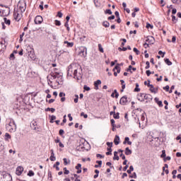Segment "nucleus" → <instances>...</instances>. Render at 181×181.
Listing matches in <instances>:
<instances>
[{
  "mask_svg": "<svg viewBox=\"0 0 181 181\" xmlns=\"http://www.w3.org/2000/svg\"><path fill=\"white\" fill-rule=\"evenodd\" d=\"M13 16H14V19L16 21H18V22H19V21H21V18L22 17L21 15L19 14L18 11H14Z\"/></svg>",
  "mask_w": 181,
  "mask_h": 181,
  "instance_id": "nucleus-11",
  "label": "nucleus"
},
{
  "mask_svg": "<svg viewBox=\"0 0 181 181\" xmlns=\"http://www.w3.org/2000/svg\"><path fill=\"white\" fill-rule=\"evenodd\" d=\"M98 50L100 52V53H104V48H103V45L101 44H98Z\"/></svg>",
  "mask_w": 181,
  "mask_h": 181,
  "instance_id": "nucleus-27",
  "label": "nucleus"
},
{
  "mask_svg": "<svg viewBox=\"0 0 181 181\" xmlns=\"http://www.w3.org/2000/svg\"><path fill=\"white\" fill-rule=\"evenodd\" d=\"M76 98L74 99V103L77 104L78 103V95H75Z\"/></svg>",
  "mask_w": 181,
  "mask_h": 181,
  "instance_id": "nucleus-51",
  "label": "nucleus"
},
{
  "mask_svg": "<svg viewBox=\"0 0 181 181\" xmlns=\"http://www.w3.org/2000/svg\"><path fill=\"white\" fill-rule=\"evenodd\" d=\"M106 145L109 147V148H112V142H107Z\"/></svg>",
  "mask_w": 181,
  "mask_h": 181,
  "instance_id": "nucleus-54",
  "label": "nucleus"
},
{
  "mask_svg": "<svg viewBox=\"0 0 181 181\" xmlns=\"http://www.w3.org/2000/svg\"><path fill=\"white\" fill-rule=\"evenodd\" d=\"M146 28H147V29H149V28H150V29H153V25H151L149 23H147Z\"/></svg>",
  "mask_w": 181,
  "mask_h": 181,
  "instance_id": "nucleus-43",
  "label": "nucleus"
},
{
  "mask_svg": "<svg viewBox=\"0 0 181 181\" xmlns=\"http://www.w3.org/2000/svg\"><path fill=\"white\" fill-rule=\"evenodd\" d=\"M133 51L134 52V53H136V54H139V53H140V52H139V50H138V49H136V47H134V49H133Z\"/></svg>",
  "mask_w": 181,
  "mask_h": 181,
  "instance_id": "nucleus-48",
  "label": "nucleus"
},
{
  "mask_svg": "<svg viewBox=\"0 0 181 181\" xmlns=\"http://www.w3.org/2000/svg\"><path fill=\"white\" fill-rule=\"evenodd\" d=\"M81 73L78 72L76 68H74V78H80Z\"/></svg>",
  "mask_w": 181,
  "mask_h": 181,
  "instance_id": "nucleus-7",
  "label": "nucleus"
},
{
  "mask_svg": "<svg viewBox=\"0 0 181 181\" xmlns=\"http://www.w3.org/2000/svg\"><path fill=\"white\" fill-rule=\"evenodd\" d=\"M105 13H107L108 15H112V11H111V9H107L105 11Z\"/></svg>",
  "mask_w": 181,
  "mask_h": 181,
  "instance_id": "nucleus-40",
  "label": "nucleus"
},
{
  "mask_svg": "<svg viewBox=\"0 0 181 181\" xmlns=\"http://www.w3.org/2000/svg\"><path fill=\"white\" fill-rule=\"evenodd\" d=\"M153 98L151 94H145L144 95V100H147V101H152Z\"/></svg>",
  "mask_w": 181,
  "mask_h": 181,
  "instance_id": "nucleus-12",
  "label": "nucleus"
},
{
  "mask_svg": "<svg viewBox=\"0 0 181 181\" xmlns=\"http://www.w3.org/2000/svg\"><path fill=\"white\" fill-rule=\"evenodd\" d=\"M114 144L115 145H119V136L118 135H116L114 139Z\"/></svg>",
  "mask_w": 181,
  "mask_h": 181,
  "instance_id": "nucleus-17",
  "label": "nucleus"
},
{
  "mask_svg": "<svg viewBox=\"0 0 181 181\" xmlns=\"http://www.w3.org/2000/svg\"><path fill=\"white\" fill-rule=\"evenodd\" d=\"M113 118H115V119H119V112L115 113L113 115Z\"/></svg>",
  "mask_w": 181,
  "mask_h": 181,
  "instance_id": "nucleus-32",
  "label": "nucleus"
},
{
  "mask_svg": "<svg viewBox=\"0 0 181 181\" xmlns=\"http://www.w3.org/2000/svg\"><path fill=\"white\" fill-rule=\"evenodd\" d=\"M132 153V151H131V149H129V147H127V148H125V155L129 156V155H131Z\"/></svg>",
  "mask_w": 181,
  "mask_h": 181,
  "instance_id": "nucleus-21",
  "label": "nucleus"
},
{
  "mask_svg": "<svg viewBox=\"0 0 181 181\" xmlns=\"http://www.w3.org/2000/svg\"><path fill=\"white\" fill-rule=\"evenodd\" d=\"M45 111H51V112H54V111H56V109L53 107H47V109H45Z\"/></svg>",
  "mask_w": 181,
  "mask_h": 181,
  "instance_id": "nucleus-34",
  "label": "nucleus"
},
{
  "mask_svg": "<svg viewBox=\"0 0 181 181\" xmlns=\"http://www.w3.org/2000/svg\"><path fill=\"white\" fill-rule=\"evenodd\" d=\"M107 166H110V169L114 168V165H112V163L111 162L106 163Z\"/></svg>",
  "mask_w": 181,
  "mask_h": 181,
  "instance_id": "nucleus-42",
  "label": "nucleus"
},
{
  "mask_svg": "<svg viewBox=\"0 0 181 181\" xmlns=\"http://www.w3.org/2000/svg\"><path fill=\"white\" fill-rule=\"evenodd\" d=\"M83 89L86 90V91H90V90H91V88H90V87L87 86L86 85H85L83 86Z\"/></svg>",
  "mask_w": 181,
  "mask_h": 181,
  "instance_id": "nucleus-49",
  "label": "nucleus"
},
{
  "mask_svg": "<svg viewBox=\"0 0 181 181\" xmlns=\"http://www.w3.org/2000/svg\"><path fill=\"white\" fill-rule=\"evenodd\" d=\"M146 74L148 76V77H149V76H151V74H152V72L149 70H147L146 71Z\"/></svg>",
  "mask_w": 181,
  "mask_h": 181,
  "instance_id": "nucleus-59",
  "label": "nucleus"
},
{
  "mask_svg": "<svg viewBox=\"0 0 181 181\" xmlns=\"http://www.w3.org/2000/svg\"><path fill=\"white\" fill-rule=\"evenodd\" d=\"M4 23H6V25H8L9 26V25H11V20L7 19L6 18H4Z\"/></svg>",
  "mask_w": 181,
  "mask_h": 181,
  "instance_id": "nucleus-29",
  "label": "nucleus"
},
{
  "mask_svg": "<svg viewBox=\"0 0 181 181\" xmlns=\"http://www.w3.org/2000/svg\"><path fill=\"white\" fill-rule=\"evenodd\" d=\"M121 67H119V64H117L115 68L113 69V71H115V70H118Z\"/></svg>",
  "mask_w": 181,
  "mask_h": 181,
  "instance_id": "nucleus-46",
  "label": "nucleus"
},
{
  "mask_svg": "<svg viewBox=\"0 0 181 181\" xmlns=\"http://www.w3.org/2000/svg\"><path fill=\"white\" fill-rule=\"evenodd\" d=\"M154 100L159 107H163V103H162V100H159L158 98H155Z\"/></svg>",
  "mask_w": 181,
  "mask_h": 181,
  "instance_id": "nucleus-13",
  "label": "nucleus"
},
{
  "mask_svg": "<svg viewBox=\"0 0 181 181\" xmlns=\"http://www.w3.org/2000/svg\"><path fill=\"white\" fill-rule=\"evenodd\" d=\"M146 67H145L146 69H149V67H151V65H150L148 61H147V62H146Z\"/></svg>",
  "mask_w": 181,
  "mask_h": 181,
  "instance_id": "nucleus-53",
  "label": "nucleus"
},
{
  "mask_svg": "<svg viewBox=\"0 0 181 181\" xmlns=\"http://www.w3.org/2000/svg\"><path fill=\"white\" fill-rule=\"evenodd\" d=\"M160 158H166V151L163 150L162 154L160 155Z\"/></svg>",
  "mask_w": 181,
  "mask_h": 181,
  "instance_id": "nucleus-36",
  "label": "nucleus"
},
{
  "mask_svg": "<svg viewBox=\"0 0 181 181\" xmlns=\"http://www.w3.org/2000/svg\"><path fill=\"white\" fill-rule=\"evenodd\" d=\"M22 173H23V167L18 166L16 170V174L17 175V176H21Z\"/></svg>",
  "mask_w": 181,
  "mask_h": 181,
  "instance_id": "nucleus-8",
  "label": "nucleus"
},
{
  "mask_svg": "<svg viewBox=\"0 0 181 181\" xmlns=\"http://www.w3.org/2000/svg\"><path fill=\"white\" fill-rule=\"evenodd\" d=\"M67 76H69V77H74V68H73L71 65L69 66V69L67 71Z\"/></svg>",
  "mask_w": 181,
  "mask_h": 181,
  "instance_id": "nucleus-5",
  "label": "nucleus"
},
{
  "mask_svg": "<svg viewBox=\"0 0 181 181\" xmlns=\"http://www.w3.org/2000/svg\"><path fill=\"white\" fill-rule=\"evenodd\" d=\"M153 40H155L153 37H147V39L146 40V42L147 43H151L152 45H153Z\"/></svg>",
  "mask_w": 181,
  "mask_h": 181,
  "instance_id": "nucleus-19",
  "label": "nucleus"
},
{
  "mask_svg": "<svg viewBox=\"0 0 181 181\" xmlns=\"http://www.w3.org/2000/svg\"><path fill=\"white\" fill-rule=\"evenodd\" d=\"M27 175L30 177H32V176H35V172H33V170H30Z\"/></svg>",
  "mask_w": 181,
  "mask_h": 181,
  "instance_id": "nucleus-24",
  "label": "nucleus"
},
{
  "mask_svg": "<svg viewBox=\"0 0 181 181\" xmlns=\"http://www.w3.org/2000/svg\"><path fill=\"white\" fill-rule=\"evenodd\" d=\"M170 159H171L170 156H167L164 158V162H166V160H170Z\"/></svg>",
  "mask_w": 181,
  "mask_h": 181,
  "instance_id": "nucleus-64",
  "label": "nucleus"
},
{
  "mask_svg": "<svg viewBox=\"0 0 181 181\" xmlns=\"http://www.w3.org/2000/svg\"><path fill=\"white\" fill-rule=\"evenodd\" d=\"M28 56L30 59H32V60H35V59H36V55H35L33 53L32 54V52H30Z\"/></svg>",
  "mask_w": 181,
  "mask_h": 181,
  "instance_id": "nucleus-26",
  "label": "nucleus"
},
{
  "mask_svg": "<svg viewBox=\"0 0 181 181\" xmlns=\"http://www.w3.org/2000/svg\"><path fill=\"white\" fill-rule=\"evenodd\" d=\"M64 44L67 45L66 47H73L74 46V42H69V41H64Z\"/></svg>",
  "mask_w": 181,
  "mask_h": 181,
  "instance_id": "nucleus-18",
  "label": "nucleus"
},
{
  "mask_svg": "<svg viewBox=\"0 0 181 181\" xmlns=\"http://www.w3.org/2000/svg\"><path fill=\"white\" fill-rule=\"evenodd\" d=\"M5 141H8V139H11V136L9 134V133H6L5 134Z\"/></svg>",
  "mask_w": 181,
  "mask_h": 181,
  "instance_id": "nucleus-33",
  "label": "nucleus"
},
{
  "mask_svg": "<svg viewBox=\"0 0 181 181\" xmlns=\"http://www.w3.org/2000/svg\"><path fill=\"white\" fill-rule=\"evenodd\" d=\"M171 17L173 22H174V23H176V22H177V18H176V16L172 15Z\"/></svg>",
  "mask_w": 181,
  "mask_h": 181,
  "instance_id": "nucleus-37",
  "label": "nucleus"
},
{
  "mask_svg": "<svg viewBox=\"0 0 181 181\" xmlns=\"http://www.w3.org/2000/svg\"><path fill=\"white\" fill-rule=\"evenodd\" d=\"M63 160H64V165L65 166H67V164L70 163V160H69V161H67V158H63Z\"/></svg>",
  "mask_w": 181,
  "mask_h": 181,
  "instance_id": "nucleus-35",
  "label": "nucleus"
},
{
  "mask_svg": "<svg viewBox=\"0 0 181 181\" xmlns=\"http://www.w3.org/2000/svg\"><path fill=\"white\" fill-rule=\"evenodd\" d=\"M96 157L97 158H100V159H103L104 158V156H103L100 153H98V154H96Z\"/></svg>",
  "mask_w": 181,
  "mask_h": 181,
  "instance_id": "nucleus-60",
  "label": "nucleus"
},
{
  "mask_svg": "<svg viewBox=\"0 0 181 181\" xmlns=\"http://www.w3.org/2000/svg\"><path fill=\"white\" fill-rule=\"evenodd\" d=\"M113 160H119V156H118V151L114 152Z\"/></svg>",
  "mask_w": 181,
  "mask_h": 181,
  "instance_id": "nucleus-20",
  "label": "nucleus"
},
{
  "mask_svg": "<svg viewBox=\"0 0 181 181\" xmlns=\"http://www.w3.org/2000/svg\"><path fill=\"white\" fill-rule=\"evenodd\" d=\"M148 87H150V91L151 93H154V94H156L158 93V88H154L153 85L151 84V80H148Z\"/></svg>",
  "mask_w": 181,
  "mask_h": 181,
  "instance_id": "nucleus-4",
  "label": "nucleus"
},
{
  "mask_svg": "<svg viewBox=\"0 0 181 181\" xmlns=\"http://www.w3.org/2000/svg\"><path fill=\"white\" fill-rule=\"evenodd\" d=\"M132 172H134V166L132 165H131L129 169L127 170V173H129V175H131Z\"/></svg>",
  "mask_w": 181,
  "mask_h": 181,
  "instance_id": "nucleus-30",
  "label": "nucleus"
},
{
  "mask_svg": "<svg viewBox=\"0 0 181 181\" xmlns=\"http://www.w3.org/2000/svg\"><path fill=\"white\" fill-rule=\"evenodd\" d=\"M164 62L165 64H167L168 66H172V62H170V60H169V59H165Z\"/></svg>",
  "mask_w": 181,
  "mask_h": 181,
  "instance_id": "nucleus-28",
  "label": "nucleus"
},
{
  "mask_svg": "<svg viewBox=\"0 0 181 181\" xmlns=\"http://www.w3.org/2000/svg\"><path fill=\"white\" fill-rule=\"evenodd\" d=\"M114 19H115V16H114V15H112L111 16H109L107 18V21H112Z\"/></svg>",
  "mask_w": 181,
  "mask_h": 181,
  "instance_id": "nucleus-47",
  "label": "nucleus"
},
{
  "mask_svg": "<svg viewBox=\"0 0 181 181\" xmlns=\"http://www.w3.org/2000/svg\"><path fill=\"white\" fill-rule=\"evenodd\" d=\"M103 25L105 28H110V23L108 21H103Z\"/></svg>",
  "mask_w": 181,
  "mask_h": 181,
  "instance_id": "nucleus-31",
  "label": "nucleus"
},
{
  "mask_svg": "<svg viewBox=\"0 0 181 181\" xmlns=\"http://www.w3.org/2000/svg\"><path fill=\"white\" fill-rule=\"evenodd\" d=\"M131 179H136V173H133L132 175H129Z\"/></svg>",
  "mask_w": 181,
  "mask_h": 181,
  "instance_id": "nucleus-38",
  "label": "nucleus"
},
{
  "mask_svg": "<svg viewBox=\"0 0 181 181\" xmlns=\"http://www.w3.org/2000/svg\"><path fill=\"white\" fill-rule=\"evenodd\" d=\"M6 129L8 132H15L16 131V124L15 120L11 119L9 123L6 124Z\"/></svg>",
  "mask_w": 181,
  "mask_h": 181,
  "instance_id": "nucleus-2",
  "label": "nucleus"
},
{
  "mask_svg": "<svg viewBox=\"0 0 181 181\" xmlns=\"http://www.w3.org/2000/svg\"><path fill=\"white\" fill-rule=\"evenodd\" d=\"M49 160L52 162H54V160H56V156H54V153H51V156L49 157Z\"/></svg>",
  "mask_w": 181,
  "mask_h": 181,
  "instance_id": "nucleus-22",
  "label": "nucleus"
},
{
  "mask_svg": "<svg viewBox=\"0 0 181 181\" xmlns=\"http://www.w3.org/2000/svg\"><path fill=\"white\" fill-rule=\"evenodd\" d=\"M23 36H25V33H22V34L20 35L19 42H23Z\"/></svg>",
  "mask_w": 181,
  "mask_h": 181,
  "instance_id": "nucleus-39",
  "label": "nucleus"
},
{
  "mask_svg": "<svg viewBox=\"0 0 181 181\" xmlns=\"http://www.w3.org/2000/svg\"><path fill=\"white\" fill-rule=\"evenodd\" d=\"M81 117H83V118H88V115L87 114H84V112L81 113Z\"/></svg>",
  "mask_w": 181,
  "mask_h": 181,
  "instance_id": "nucleus-45",
  "label": "nucleus"
},
{
  "mask_svg": "<svg viewBox=\"0 0 181 181\" xmlns=\"http://www.w3.org/2000/svg\"><path fill=\"white\" fill-rule=\"evenodd\" d=\"M59 134L61 136H63V134H64V130L60 129Z\"/></svg>",
  "mask_w": 181,
  "mask_h": 181,
  "instance_id": "nucleus-58",
  "label": "nucleus"
},
{
  "mask_svg": "<svg viewBox=\"0 0 181 181\" xmlns=\"http://www.w3.org/2000/svg\"><path fill=\"white\" fill-rule=\"evenodd\" d=\"M63 76L60 75L59 73L57 72H51L50 74L47 76L48 84L50 87L53 88V85L52 84L53 81L51 80H55L57 85H60V82L62 81Z\"/></svg>",
  "mask_w": 181,
  "mask_h": 181,
  "instance_id": "nucleus-1",
  "label": "nucleus"
},
{
  "mask_svg": "<svg viewBox=\"0 0 181 181\" xmlns=\"http://www.w3.org/2000/svg\"><path fill=\"white\" fill-rule=\"evenodd\" d=\"M126 71H129V73L132 74V66L129 65V68L126 69Z\"/></svg>",
  "mask_w": 181,
  "mask_h": 181,
  "instance_id": "nucleus-44",
  "label": "nucleus"
},
{
  "mask_svg": "<svg viewBox=\"0 0 181 181\" xmlns=\"http://www.w3.org/2000/svg\"><path fill=\"white\" fill-rule=\"evenodd\" d=\"M158 54L162 55L161 57H165V52H163L162 51L158 52Z\"/></svg>",
  "mask_w": 181,
  "mask_h": 181,
  "instance_id": "nucleus-55",
  "label": "nucleus"
},
{
  "mask_svg": "<svg viewBox=\"0 0 181 181\" xmlns=\"http://www.w3.org/2000/svg\"><path fill=\"white\" fill-rule=\"evenodd\" d=\"M75 169H76V170L81 169V164L78 163L77 165L75 167Z\"/></svg>",
  "mask_w": 181,
  "mask_h": 181,
  "instance_id": "nucleus-52",
  "label": "nucleus"
},
{
  "mask_svg": "<svg viewBox=\"0 0 181 181\" xmlns=\"http://www.w3.org/2000/svg\"><path fill=\"white\" fill-rule=\"evenodd\" d=\"M35 25H40L43 22V18L42 16H37L34 20Z\"/></svg>",
  "mask_w": 181,
  "mask_h": 181,
  "instance_id": "nucleus-6",
  "label": "nucleus"
},
{
  "mask_svg": "<svg viewBox=\"0 0 181 181\" xmlns=\"http://www.w3.org/2000/svg\"><path fill=\"white\" fill-rule=\"evenodd\" d=\"M176 12H177V10L176 8H173L172 10L173 15H176Z\"/></svg>",
  "mask_w": 181,
  "mask_h": 181,
  "instance_id": "nucleus-63",
  "label": "nucleus"
},
{
  "mask_svg": "<svg viewBox=\"0 0 181 181\" xmlns=\"http://www.w3.org/2000/svg\"><path fill=\"white\" fill-rule=\"evenodd\" d=\"M100 84H101V80L100 79L94 82V86L95 88V90H98V86H100Z\"/></svg>",
  "mask_w": 181,
  "mask_h": 181,
  "instance_id": "nucleus-15",
  "label": "nucleus"
},
{
  "mask_svg": "<svg viewBox=\"0 0 181 181\" xmlns=\"http://www.w3.org/2000/svg\"><path fill=\"white\" fill-rule=\"evenodd\" d=\"M96 163L101 168V165H103V161L102 160H97Z\"/></svg>",
  "mask_w": 181,
  "mask_h": 181,
  "instance_id": "nucleus-57",
  "label": "nucleus"
},
{
  "mask_svg": "<svg viewBox=\"0 0 181 181\" xmlns=\"http://www.w3.org/2000/svg\"><path fill=\"white\" fill-rule=\"evenodd\" d=\"M19 9L21 12V13H23L25 11H26V3H24L23 6H20Z\"/></svg>",
  "mask_w": 181,
  "mask_h": 181,
  "instance_id": "nucleus-14",
  "label": "nucleus"
},
{
  "mask_svg": "<svg viewBox=\"0 0 181 181\" xmlns=\"http://www.w3.org/2000/svg\"><path fill=\"white\" fill-rule=\"evenodd\" d=\"M30 127L33 129L36 130V128L37 127V123L35 121L31 122Z\"/></svg>",
  "mask_w": 181,
  "mask_h": 181,
  "instance_id": "nucleus-16",
  "label": "nucleus"
},
{
  "mask_svg": "<svg viewBox=\"0 0 181 181\" xmlns=\"http://www.w3.org/2000/svg\"><path fill=\"white\" fill-rule=\"evenodd\" d=\"M120 158H122L123 160H125L126 159L125 155H124V153H122L120 154Z\"/></svg>",
  "mask_w": 181,
  "mask_h": 181,
  "instance_id": "nucleus-62",
  "label": "nucleus"
},
{
  "mask_svg": "<svg viewBox=\"0 0 181 181\" xmlns=\"http://www.w3.org/2000/svg\"><path fill=\"white\" fill-rule=\"evenodd\" d=\"M55 25H56V26H60V25H62V23L60 22V21L56 20Z\"/></svg>",
  "mask_w": 181,
  "mask_h": 181,
  "instance_id": "nucleus-50",
  "label": "nucleus"
},
{
  "mask_svg": "<svg viewBox=\"0 0 181 181\" xmlns=\"http://www.w3.org/2000/svg\"><path fill=\"white\" fill-rule=\"evenodd\" d=\"M169 88H170L169 85H167L165 87H163V90H165V91H169Z\"/></svg>",
  "mask_w": 181,
  "mask_h": 181,
  "instance_id": "nucleus-61",
  "label": "nucleus"
},
{
  "mask_svg": "<svg viewBox=\"0 0 181 181\" xmlns=\"http://www.w3.org/2000/svg\"><path fill=\"white\" fill-rule=\"evenodd\" d=\"M59 96L61 98L66 97V93L60 92Z\"/></svg>",
  "mask_w": 181,
  "mask_h": 181,
  "instance_id": "nucleus-56",
  "label": "nucleus"
},
{
  "mask_svg": "<svg viewBox=\"0 0 181 181\" xmlns=\"http://www.w3.org/2000/svg\"><path fill=\"white\" fill-rule=\"evenodd\" d=\"M127 98H128L127 97V95L122 97L119 100V104H121V105H125V104H127V103H128Z\"/></svg>",
  "mask_w": 181,
  "mask_h": 181,
  "instance_id": "nucleus-9",
  "label": "nucleus"
},
{
  "mask_svg": "<svg viewBox=\"0 0 181 181\" xmlns=\"http://www.w3.org/2000/svg\"><path fill=\"white\" fill-rule=\"evenodd\" d=\"M64 26L65 28H66V30H70V27H69V22L66 21V23H64Z\"/></svg>",
  "mask_w": 181,
  "mask_h": 181,
  "instance_id": "nucleus-41",
  "label": "nucleus"
},
{
  "mask_svg": "<svg viewBox=\"0 0 181 181\" xmlns=\"http://www.w3.org/2000/svg\"><path fill=\"white\" fill-rule=\"evenodd\" d=\"M49 118H50L49 122L51 124H53V122H54V120L56 119V116L55 115H52V116H49Z\"/></svg>",
  "mask_w": 181,
  "mask_h": 181,
  "instance_id": "nucleus-25",
  "label": "nucleus"
},
{
  "mask_svg": "<svg viewBox=\"0 0 181 181\" xmlns=\"http://www.w3.org/2000/svg\"><path fill=\"white\" fill-rule=\"evenodd\" d=\"M137 100L141 103L145 101V93H139L137 95Z\"/></svg>",
  "mask_w": 181,
  "mask_h": 181,
  "instance_id": "nucleus-10",
  "label": "nucleus"
},
{
  "mask_svg": "<svg viewBox=\"0 0 181 181\" xmlns=\"http://www.w3.org/2000/svg\"><path fill=\"white\" fill-rule=\"evenodd\" d=\"M139 91H141V88H139V84L136 83V88H134V92L139 93Z\"/></svg>",
  "mask_w": 181,
  "mask_h": 181,
  "instance_id": "nucleus-23",
  "label": "nucleus"
},
{
  "mask_svg": "<svg viewBox=\"0 0 181 181\" xmlns=\"http://www.w3.org/2000/svg\"><path fill=\"white\" fill-rule=\"evenodd\" d=\"M79 54L82 57H87V48L84 47H81Z\"/></svg>",
  "mask_w": 181,
  "mask_h": 181,
  "instance_id": "nucleus-3",
  "label": "nucleus"
}]
</instances>
